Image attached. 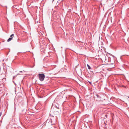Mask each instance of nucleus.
Wrapping results in <instances>:
<instances>
[{"label": "nucleus", "mask_w": 129, "mask_h": 129, "mask_svg": "<svg viewBox=\"0 0 129 129\" xmlns=\"http://www.w3.org/2000/svg\"><path fill=\"white\" fill-rule=\"evenodd\" d=\"M39 77L40 80L41 81H42L44 80L45 77V75L44 74H40L39 75Z\"/></svg>", "instance_id": "obj_1"}, {"label": "nucleus", "mask_w": 129, "mask_h": 129, "mask_svg": "<svg viewBox=\"0 0 129 129\" xmlns=\"http://www.w3.org/2000/svg\"><path fill=\"white\" fill-rule=\"evenodd\" d=\"M4 84L0 83V91H1L3 89V87L4 86Z\"/></svg>", "instance_id": "obj_2"}, {"label": "nucleus", "mask_w": 129, "mask_h": 129, "mask_svg": "<svg viewBox=\"0 0 129 129\" xmlns=\"http://www.w3.org/2000/svg\"><path fill=\"white\" fill-rule=\"evenodd\" d=\"M12 39H11V38H9L8 39L7 41L8 42H9L10 41H11L12 40Z\"/></svg>", "instance_id": "obj_3"}, {"label": "nucleus", "mask_w": 129, "mask_h": 129, "mask_svg": "<svg viewBox=\"0 0 129 129\" xmlns=\"http://www.w3.org/2000/svg\"><path fill=\"white\" fill-rule=\"evenodd\" d=\"M14 36V34H12L10 36V38H11V39H12V38Z\"/></svg>", "instance_id": "obj_4"}, {"label": "nucleus", "mask_w": 129, "mask_h": 129, "mask_svg": "<svg viewBox=\"0 0 129 129\" xmlns=\"http://www.w3.org/2000/svg\"><path fill=\"white\" fill-rule=\"evenodd\" d=\"M88 68L90 70L91 69V67L88 64L87 65Z\"/></svg>", "instance_id": "obj_5"}, {"label": "nucleus", "mask_w": 129, "mask_h": 129, "mask_svg": "<svg viewBox=\"0 0 129 129\" xmlns=\"http://www.w3.org/2000/svg\"><path fill=\"white\" fill-rule=\"evenodd\" d=\"M55 107H56V108L58 109H59V106H58V105H55Z\"/></svg>", "instance_id": "obj_6"}, {"label": "nucleus", "mask_w": 129, "mask_h": 129, "mask_svg": "<svg viewBox=\"0 0 129 129\" xmlns=\"http://www.w3.org/2000/svg\"><path fill=\"white\" fill-rule=\"evenodd\" d=\"M96 97H97L98 98H101V97L99 95H98L97 94H96Z\"/></svg>", "instance_id": "obj_7"}, {"label": "nucleus", "mask_w": 129, "mask_h": 129, "mask_svg": "<svg viewBox=\"0 0 129 129\" xmlns=\"http://www.w3.org/2000/svg\"><path fill=\"white\" fill-rule=\"evenodd\" d=\"M19 74H17L15 76H14L13 77V79H14L15 78V77H16L18 75H19Z\"/></svg>", "instance_id": "obj_8"}, {"label": "nucleus", "mask_w": 129, "mask_h": 129, "mask_svg": "<svg viewBox=\"0 0 129 129\" xmlns=\"http://www.w3.org/2000/svg\"><path fill=\"white\" fill-rule=\"evenodd\" d=\"M88 82L90 83V84H91V82Z\"/></svg>", "instance_id": "obj_9"}, {"label": "nucleus", "mask_w": 129, "mask_h": 129, "mask_svg": "<svg viewBox=\"0 0 129 129\" xmlns=\"http://www.w3.org/2000/svg\"><path fill=\"white\" fill-rule=\"evenodd\" d=\"M109 64H113V63Z\"/></svg>", "instance_id": "obj_10"}, {"label": "nucleus", "mask_w": 129, "mask_h": 129, "mask_svg": "<svg viewBox=\"0 0 129 129\" xmlns=\"http://www.w3.org/2000/svg\"><path fill=\"white\" fill-rule=\"evenodd\" d=\"M20 72H22V71H20Z\"/></svg>", "instance_id": "obj_11"}, {"label": "nucleus", "mask_w": 129, "mask_h": 129, "mask_svg": "<svg viewBox=\"0 0 129 129\" xmlns=\"http://www.w3.org/2000/svg\"><path fill=\"white\" fill-rule=\"evenodd\" d=\"M128 98H129V96L128 97Z\"/></svg>", "instance_id": "obj_12"}]
</instances>
